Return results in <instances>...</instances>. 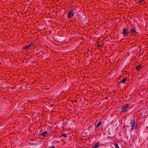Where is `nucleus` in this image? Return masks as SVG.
I'll return each mask as SVG.
<instances>
[{
	"instance_id": "nucleus-11",
	"label": "nucleus",
	"mask_w": 148,
	"mask_h": 148,
	"mask_svg": "<svg viewBox=\"0 0 148 148\" xmlns=\"http://www.w3.org/2000/svg\"><path fill=\"white\" fill-rule=\"evenodd\" d=\"M142 66H141V65H140L139 66H137L136 67V69L138 70H139L140 69L142 68Z\"/></svg>"
},
{
	"instance_id": "nucleus-3",
	"label": "nucleus",
	"mask_w": 148,
	"mask_h": 148,
	"mask_svg": "<svg viewBox=\"0 0 148 148\" xmlns=\"http://www.w3.org/2000/svg\"><path fill=\"white\" fill-rule=\"evenodd\" d=\"M130 124H131V129L130 130L131 131L134 130L135 126L134 121H133L132 120Z\"/></svg>"
},
{
	"instance_id": "nucleus-12",
	"label": "nucleus",
	"mask_w": 148,
	"mask_h": 148,
	"mask_svg": "<svg viewBox=\"0 0 148 148\" xmlns=\"http://www.w3.org/2000/svg\"><path fill=\"white\" fill-rule=\"evenodd\" d=\"M107 134H108V135H110L111 133V131L110 130H107Z\"/></svg>"
},
{
	"instance_id": "nucleus-5",
	"label": "nucleus",
	"mask_w": 148,
	"mask_h": 148,
	"mask_svg": "<svg viewBox=\"0 0 148 148\" xmlns=\"http://www.w3.org/2000/svg\"><path fill=\"white\" fill-rule=\"evenodd\" d=\"M123 32L122 34L124 35H126L127 34V33L129 32H128L127 31V29L125 28H123Z\"/></svg>"
},
{
	"instance_id": "nucleus-15",
	"label": "nucleus",
	"mask_w": 148,
	"mask_h": 148,
	"mask_svg": "<svg viewBox=\"0 0 148 148\" xmlns=\"http://www.w3.org/2000/svg\"><path fill=\"white\" fill-rule=\"evenodd\" d=\"M62 136L64 137H66L67 136L66 134H62Z\"/></svg>"
},
{
	"instance_id": "nucleus-10",
	"label": "nucleus",
	"mask_w": 148,
	"mask_h": 148,
	"mask_svg": "<svg viewBox=\"0 0 148 148\" xmlns=\"http://www.w3.org/2000/svg\"><path fill=\"white\" fill-rule=\"evenodd\" d=\"M47 131H45L44 132L42 133H41L40 134V135L41 136H45L47 134Z\"/></svg>"
},
{
	"instance_id": "nucleus-7",
	"label": "nucleus",
	"mask_w": 148,
	"mask_h": 148,
	"mask_svg": "<svg viewBox=\"0 0 148 148\" xmlns=\"http://www.w3.org/2000/svg\"><path fill=\"white\" fill-rule=\"evenodd\" d=\"M127 78L126 77L124 78L121 81V82L119 83V84L120 83H125L126 80Z\"/></svg>"
},
{
	"instance_id": "nucleus-2",
	"label": "nucleus",
	"mask_w": 148,
	"mask_h": 148,
	"mask_svg": "<svg viewBox=\"0 0 148 148\" xmlns=\"http://www.w3.org/2000/svg\"><path fill=\"white\" fill-rule=\"evenodd\" d=\"M73 16V10H71L68 12L67 17L69 18H71Z\"/></svg>"
},
{
	"instance_id": "nucleus-1",
	"label": "nucleus",
	"mask_w": 148,
	"mask_h": 148,
	"mask_svg": "<svg viewBox=\"0 0 148 148\" xmlns=\"http://www.w3.org/2000/svg\"><path fill=\"white\" fill-rule=\"evenodd\" d=\"M129 106L128 104H127L121 108V112H125L128 108Z\"/></svg>"
},
{
	"instance_id": "nucleus-13",
	"label": "nucleus",
	"mask_w": 148,
	"mask_h": 148,
	"mask_svg": "<svg viewBox=\"0 0 148 148\" xmlns=\"http://www.w3.org/2000/svg\"><path fill=\"white\" fill-rule=\"evenodd\" d=\"M115 148H119L118 145L117 144H116L115 145Z\"/></svg>"
},
{
	"instance_id": "nucleus-16",
	"label": "nucleus",
	"mask_w": 148,
	"mask_h": 148,
	"mask_svg": "<svg viewBox=\"0 0 148 148\" xmlns=\"http://www.w3.org/2000/svg\"><path fill=\"white\" fill-rule=\"evenodd\" d=\"M97 47H101V45H100L99 44H98L97 45Z\"/></svg>"
},
{
	"instance_id": "nucleus-9",
	"label": "nucleus",
	"mask_w": 148,
	"mask_h": 148,
	"mask_svg": "<svg viewBox=\"0 0 148 148\" xmlns=\"http://www.w3.org/2000/svg\"><path fill=\"white\" fill-rule=\"evenodd\" d=\"M101 123H102V122L101 121H100L99 122L97 123V125H96V127H95V128L98 127L100 126L101 125Z\"/></svg>"
},
{
	"instance_id": "nucleus-4",
	"label": "nucleus",
	"mask_w": 148,
	"mask_h": 148,
	"mask_svg": "<svg viewBox=\"0 0 148 148\" xmlns=\"http://www.w3.org/2000/svg\"><path fill=\"white\" fill-rule=\"evenodd\" d=\"M100 143L99 142H98L93 145V148H98L100 147Z\"/></svg>"
},
{
	"instance_id": "nucleus-18",
	"label": "nucleus",
	"mask_w": 148,
	"mask_h": 148,
	"mask_svg": "<svg viewBox=\"0 0 148 148\" xmlns=\"http://www.w3.org/2000/svg\"><path fill=\"white\" fill-rule=\"evenodd\" d=\"M55 148V147L53 146H51L49 148Z\"/></svg>"
},
{
	"instance_id": "nucleus-17",
	"label": "nucleus",
	"mask_w": 148,
	"mask_h": 148,
	"mask_svg": "<svg viewBox=\"0 0 148 148\" xmlns=\"http://www.w3.org/2000/svg\"><path fill=\"white\" fill-rule=\"evenodd\" d=\"M139 1L140 3H143V2L144 1V0H139Z\"/></svg>"
},
{
	"instance_id": "nucleus-8",
	"label": "nucleus",
	"mask_w": 148,
	"mask_h": 148,
	"mask_svg": "<svg viewBox=\"0 0 148 148\" xmlns=\"http://www.w3.org/2000/svg\"><path fill=\"white\" fill-rule=\"evenodd\" d=\"M30 48H31V47H30V46H29V45H28L27 46L25 47H24V50L27 51V50H29L30 49Z\"/></svg>"
},
{
	"instance_id": "nucleus-6",
	"label": "nucleus",
	"mask_w": 148,
	"mask_h": 148,
	"mask_svg": "<svg viewBox=\"0 0 148 148\" xmlns=\"http://www.w3.org/2000/svg\"><path fill=\"white\" fill-rule=\"evenodd\" d=\"M130 31L131 32V33L133 34H135L137 33L136 32V30L134 29H131L130 30Z\"/></svg>"
},
{
	"instance_id": "nucleus-14",
	"label": "nucleus",
	"mask_w": 148,
	"mask_h": 148,
	"mask_svg": "<svg viewBox=\"0 0 148 148\" xmlns=\"http://www.w3.org/2000/svg\"><path fill=\"white\" fill-rule=\"evenodd\" d=\"M34 45V44L33 43H31L29 45V46H30V47H32Z\"/></svg>"
}]
</instances>
